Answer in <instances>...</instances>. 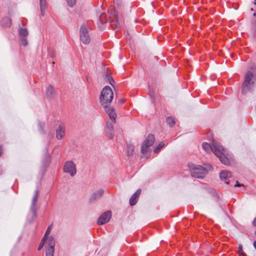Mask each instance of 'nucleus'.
Segmentation results:
<instances>
[{
  "label": "nucleus",
  "mask_w": 256,
  "mask_h": 256,
  "mask_svg": "<svg viewBox=\"0 0 256 256\" xmlns=\"http://www.w3.org/2000/svg\"><path fill=\"white\" fill-rule=\"evenodd\" d=\"M113 96L114 94L110 86H106L102 90L100 101L110 119L114 123H115L116 114L114 108L110 105Z\"/></svg>",
  "instance_id": "nucleus-1"
},
{
  "label": "nucleus",
  "mask_w": 256,
  "mask_h": 256,
  "mask_svg": "<svg viewBox=\"0 0 256 256\" xmlns=\"http://www.w3.org/2000/svg\"><path fill=\"white\" fill-rule=\"evenodd\" d=\"M202 146L208 153L212 152L224 164H230V160L226 156V151L218 142L213 140L211 144L204 142L202 144Z\"/></svg>",
  "instance_id": "nucleus-2"
},
{
  "label": "nucleus",
  "mask_w": 256,
  "mask_h": 256,
  "mask_svg": "<svg viewBox=\"0 0 256 256\" xmlns=\"http://www.w3.org/2000/svg\"><path fill=\"white\" fill-rule=\"evenodd\" d=\"M212 167L210 164L206 167L200 165H192L190 167V173L192 177L196 178H203L207 174L208 170H211Z\"/></svg>",
  "instance_id": "nucleus-3"
},
{
  "label": "nucleus",
  "mask_w": 256,
  "mask_h": 256,
  "mask_svg": "<svg viewBox=\"0 0 256 256\" xmlns=\"http://www.w3.org/2000/svg\"><path fill=\"white\" fill-rule=\"evenodd\" d=\"M255 78L253 74L250 71L246 72L244 76V80L242 84V92L246 94L248 90H250L254 84Z\"/></svg>",
  "instance_id": "nucleus-4"
},
{
  "label": "nucleus",
  "mask_w": 256,
  "mask_h": 256,
  "mask_svg": "<svg viewBox=\"0 0 256 256\" xmlns=\"http://www.w3.org/2000/svg\"><path fill=\"white\" fill-rule=\"evenodd\" d=\"M63 170L66 173L69 174L72 176H74L76 173V166L72 160H68L65 162Z\"/></svg>",
  "instance_id": "nucleus-5"
},
{
  "label": "nucleus",
  "mask_w": 256,
  "mask_h": 256,
  "mask_svg": "<svg viewBox=\"0 0 256 256\" xmlns=\"http://www.w3.org/2000/svg\"><path fill=\"white\" fill-rule=\"evenodd\" d=\"M80 40L83 44H87L90 42V38L86 26H81L80 30Z\"/></svg>",
  "instance_id": "nucleus-6"
},
{
  "label": "nucleus",
  "mask_w": 256,
  "mask_h": 256,
  "mask_svg": "<svg viewBox=\"0 0 256 256\" xmlns=\"http://www.w3.org/2000/svg\"><path fill=\"white\" fill-rule=\"evenodd\" d=\"M55 241L52 236L48 238L46 247V256H54Z\"/></svg>",
  "instance_id": "nucleus-7"
},
{
  "label": "nucleus",
  "mask_w": 256,
  "mask_h": 256,
  "mask_svg": "<svg viewBox=\"0 0 256 256\" xmlns=\"http://www.w3.org/2000/svg\"><path fill=\"white\" fill-rule=\"evenodd\" d=\"M154 136L152 134H148L142 144L141 150L142 153L143 154H145L148 150V148L154 144Z\"/></svg>",
  "instance_id": "nucleus-8"
},
{
  "label": "nucleus",
  "mask_w": 256,
  "mask_h": 256,
  "mask_svg": "<svg viewBox=\"0 0 256 256\" xmlns=\"http://www.w3.org/2000/svg\"><path fill=\"white\" fill-rule=\"evenodd\" d=\"M18 34L22 44L26 46L28 45L26 37L28 35V32L26 28H20L18 30Z\"/></svg>",
  "instance_id": "nucleus-9"
},
{
  "label": "nucleus",
  "mask_w": 256,
  "mask_h": 256,
  "mask_svg": "<svg viewBox=\"0 0 256 256\" xmlns=\"http://www.w3.org/2000/svg\"><path fill=\"white\" fill-rule=\"evenodd\" d=\"M112 216V212L110 210H108L104 212L98 218L97 223L99 225L104 224L108 222Z\"/></svg>",
  "instance_id": "nucleus-10"
},
{
  "label": "nucleus",
  "mask_w": 256,
  "mask_h": 256,
  "mask_svg": "<svg viewBox=\"0 0 256 256\" xmlns=\"http://www.w3.org/2000/svg\"><path fill=\"white\" fill-rule=\"evenodd\" d=\"M232 176V174L228 170H222L220 174V177L221 180L224 181V182L228 184L230 180H229Z\"/></svg>",
  "instance_id": "nucleus-11"
},
{
  "label": "nucleus",
  "mask_w": 256,
  "mask_h": 256,
  "mask_svg": "<svg viewBox=\"0 0 256 256\" xmlns=\"http://www.w3.org/2000/svg\"><path fill=\"white\" fill-rule=\"evenodd\" d=\"M65 135V126L64 124L58 125L56 130V138L58 140L62 139Z\"/></svg>",
  "instance_id": "nucleus-12"
},
{
  "label": "nucleus",
  "mask_w": 256,
  "mask_h": 256,
  "mask_svg": "<svg viewBox=\"0 0 256 256\" xmlns=\"http://www.w3.org/2000/svg\"><path fill=\"white\" fill-rule=\"evenodd\" d=\"M46 96L48 98L52 99L56 96V92L54 88L52 85H49L46 91Z\"/></svg>",
  "instance_id": "nucleus-13"
},
{
  "label": "nucleus",
  "mask_w": 256,
  "mask_h": 256,
  "mask_svg": "<svg viewBox=\"0 0 256 256\" xmlns=\"http://www.w3.org/2000/svg\"><path fill=\"white\" fill-rule=\"evenodd\" d=\"M140 192L141 190L138 189L131 196L130 200V206H134L136 203Z\"/></svg>",
  "instance_id": "nucleus-14"
},
{
  "label": "nucleus",
  "mask_w": 256,
  "mask_h": 256,
  "mask_svg": "<svg viewBox=\"0 0 256 256\" xmlns=\"http://www.w3.org/2000/svg\"><path fill=\"white\" fill-rule=\"evenodd\" d=\"M38 194H39L38 190H36L34 192V195L32 200V204L31 209L32 210H34L36 203L37 201Z\"/></svg>",
  "instance_id": "nucleus-15"
},
{
  "label": "nucleus",
  "mask_w": 256,
  "mask_h": 256,
  "mask_svg": "<svg viewBox=\"0 0 256 256\" xmlns=\"http://www.w3.org/2000/svg\"><path fill=\"white\" fill-rule=\"evenodd\" d=\"M104 192V190H98L95 192L92 195L91 198L92 200H96L100 198Z\"/></svg>",
  "instance_id": "nucleus-16"
},
{
  "label": "nucleus",
  "mask_w": 256,
  "mask_h": 256,
  "mask_svg": "<svg viewBox=\"0 0 256 256\" xmlns=\"http://www.w3.org/2000/svg\"><path fill=\"white\" fill-rule=\"evenodd\" d=\"M40 8L42 15L44 16V14L45 10L46 8V0H40Z\"/></svg>",
  "instance_id": "nucleus-17"
},
{
  "label": "nucleus",
  "mask_w": 256,
  "mask_h": 256,
  "mask_svg": "<svg viewBox=\"0 0 256 256\" xmlns=\"http://www.w3.org/2000/svg\"><path fill=\"white\" fill-rule=\"evenodd\" d=\"M166 122L170 127H173L176 124L174 118L172 116L168 117L166 119Z\"/></svg>",
  "instance_id": "nucleus-18"
},
{
  "label": "nucleus",
  "mask_w": 256,
  "mask_h": 256,
  "mask_svg": "<svg viewBox=\"0 0 256 256\" xmlns=\"http://www.w3.org/2000/svg\"><path fill=\"white\" fill-rule=\"evenodd\" d=\"M2 24L6 27H10L11 25V20L8 17L4 18L2 20Z\"/></svg>",
  "instance_id": "nucleus-19"
},
{
  "label": "nucleus",
  "mask_w": 256,
  "mask_h": 256,
  "mask_svg": "<svg viewBox=\"0 0 256 256\" xmlns=\"http://www.w3.org/2000/svg\"><path fill=\"white\" fill-rule=\"evenodd\" d=\"M134 150V146L132 144H128L127 146L126 153L128 156H130L132 154Z\"/></svg>",
  "instance_id": "nucleus-20"
},
{
  "label": "nucleus",
  "mask_w": 256,
  "mask_h": 256,
  "mask_svg": "<svg viewBox=\"0 0 256 256\" xmlns=\"http://www.w3.org/2000/svg\"><path fill=\"white\" fill-rule=\"evenodd\" d=\"M106 136L110 140H112L114 137L113 130H105Z\"/></svg>",
  "instance_id": "nucleus-21"
},
{
  "label": "nucleus",
  "mask_w": 256,
  "mask_h": 256,
  "mask_svg": "<svg viewBox=\"0 0 256 256\" xmlns=\"http://www.w3.org/2000/svg\"><path fill=\"white\" fill-rule=\"evenodd\" d=\"M164 146V142H161L160 143L156 148L154 150V153H158L159 150Z\"/></svg>",
  "instance_id": "nucleus-22"
},
{
  "label": "nucleus",
  "mask_w": 256,
  "mask_h": 256,
  "mask_svg": "<svg viewBox=\"0 0 256 256\" xmlns=\"http://www.w3.org/2000/svg\"><path fill=\"white\" fill-rule=\"evenodd\" d=\"M47 240H48V238L46 240L45 239V237H43V238L42 240V241H41L40 243L39 244V246H38V250H40L42 248V247L44 246V243L45 242L46 243Z\"/></svg>",
  "instance_id": "nucleus-23"
},
{
  "label": "nucleus",
  "mask_w": 256,
  "mask_h": 256,
  "mask_svg": "<svg viewBox=\"0 0 256 256\" xmlns=\"http://www.w3.org/2000/svg\"><path fill=\"white\" fill-rule=\"evenodd\" d=\"M100 21L102 24L106 22V14H102L99 18Z\"/></svg>",
  "instance_id": "nucleus-24"
},
{
  "label": "nucleus",
  "mask_w": 256,
  "mask_h": 256,
  "mask_svg": "<svg viewBox=\"0 0 256 256\" xmlns=\"http://www.w3.org/2000/svg\"><path fill=\"white\" fill-rule=\"evenodd\" d=\"M68 5L72 8L76 4V0H66Z\"/></svg>",
  "instance_id": "nucleus-25"
},
{
  "label": "nucleus",
  "mask_w": 256,
  "mask_h": 256,
  "mask_svg": "<svg viewBox=\"0 0 256 256\" xmlns=\"http://www.w3.org/2000/svg\"><path fill=\"white\" fill-rule=\"evenodd\" d=\"M106 79L111 85H112V86L113 85L114 80L110 76H109L108 74H106Z\"/></svg>",
  "instance_id": "nucleus-26"
},
{
  "label": "nucleus",
  "mask_w": 256,
  "mask_h": 256,
  "mask_svg": "<svg viewBox=\"0 0 256 256\" xmlns=\"http://www.w3.org/2000/svg\"><path fill=\"white\" fill-rule=\"evenodd\" d=\"M52 228V225H50L48 226V228L46 230V234H44V237H45L46 240L48 238H46V236L50 234Z\"/></svg>",
  "instance_id": "nucleus-27"
},
{
  "label": "nucleus",
  "mask_w": 256,
  "mask_h": 256,
  "mask_svg": "<svg viewBox=\"0 0 256 256\" xmlns=\"http://www.w3.org/2000/svg\"><path fill=\"white\" fill-rule=\"evenodd\" d=\"M113 124L111 122H107L106 130H113Z\"/></svg>",
  "instance_id": "nucleus-28"
},
{
  "label": "nucleus",
  "mask_w": 256,
  "mask_h": 256,
  "mask_svg": "<svg viewBox=\"0 0 256 256\" xmlns=\"http://www.w3.org/2000/svg\"><path fill=\"white\" fill-rule=\"evenodd\" d=\"M48 54L51 57H54L55 56V52L52 49L48 50Z\"/></svg>",
  "instance_id": "nucleus-29"
},
{
  "label": "nucleus",
  "mask_w": 256,
  "mask_h": 256,
  "mask_svg": "<svg viewBox=\"0 0 256 256\" xmlns=\"http://www.w3.org/2000/svg\"><path fill=\"white\" fill-rule=\"evenodd\" d=\"M38 127H39V130L42 133V134H44V128H43V126L42 124H41V123H39L38 124Z\"/></svg>",
  "instance_id": "nucleus-30"
},
{
  "label": "nucleus",
  "mask_w": 256,
  "mask_h": 256,
  "mask_svg": "<svg viewBox=\"0 0 256 256\" xmlns=\"http://www.w3.org/2000/svg\"><path fill=\"white\" fill-rule=\"evenodd\" d=\"M242 186V184H239L238 182H236V183L234 185V186Z\"/></svg>",
  "instance_id": "nucleus-31"
},
{
  "label": "nucleus",
  "mask_w": 256,
  "mask_h": 256,
  "mask_svg": "<svg viewBox=\"0 0 256 256\" xmlns=\"http://www.w3.org/2000/svg\"><path fill=\"white\" fill-rule=\"evenodd\" d=\"M239 254L240 256H246L245 254L243 252H240Z\"/></svg>",
  "instance_id": "nucleus-32"
},
{
  "label": "nucleus",
  "mask_w": 256,
  "mask_h": 256,
  "mask_svg": "<svg viewBox=\"0 0 256 256\" xmlns=\"http://www.w3.org/2000/svg\"><path fill=\"white\" fill-rule=\"evenodd\" d=\"M2 150H2V148L1 146H0V156L2 154Z\"/></svg>",
  "instance_id": "nucleus-33"
},
{
  "label": "nucleus",
  "mask_w": 256,
  "mask_h": 256,
  "mask_svg": "<svg viewBox=\"0 0 256 256\" xmlns=\"http://www.w3.org/2000/svg\"><path fill=\"white\" fill-rule=\"evenodd\" d=\"M242 252V246H239V250H238V253H240V252Z\"/></svg>",
  "instance_id": "nucleus-34"
},
{
  "label": "nucleus",
  "mask_w": 256,
  "mask_h": 256,
  "mask_svg": "<svg viewBox=\"0 0 256 256\" xmlns=\"http://www.w3.org/2000/svg\"><path fill=\"white\" fill-rule=\"evenodd\" d=\"M125 102V100L124 99H123V98H122L120 100V103H124V102Z\"/></svg>",
  "instance_id": "nucleus-35"
},
{
  "label": "nucleus",
  "mask_w": 256,
  "mask_h": 256,
  "mask_svg": "<svg viewBox=\"0 0 256 256\" xmlns=\"http://www.w3.org/2000/svg\"><path fill=\"white\" fill-rule=\"evenodd\" d=\"M253 224L254 226H256V218H254L253 222Z\"/></svg>",
  "instance_id": "nucleus-36"
},
{
  "label": "nucleus",
  "mask_w": 256,
  "mask_h": 256,
  "mask_svg": "<svg viewBox=\"0 0 256 256\" xmlns=\"http://www.w3.org/2000/svg\"><path fill=\"white\" fill-rule=\"evenodd\" d=\"M254 248L256 249V240L254 242Z\"/></svg>",
  "instance_id": "nucleus-37"
},
{
  "label": "nucleus",
  "mask_w": 256,
  "mask_h": 256,
  "mask_svg": "<svg viewBox=\"0 0 256 256\" xmlns=\"http://www.w3.org/2000/svg\"><path fill=\"white\" fill-rule=\"evenodd\" d=\"M254 4L255 5H256V0H254Z\"/></svg>",
  "instance_id": "nucleus-38"
},
{
  "label": "nucleus",
  "mask_w": 256,
  "mask_h": 256,
  "mask_svg": "<svg viewBox=\"0 0 256 256\" xmlns=\"http://www.w3.org/2000/svg\"><path fill=\"white\" fill-rule=\"evenodd\" d=\"M117 22H118V24H120V22H118V20H117Z\"/></svg>",
  "instance_id": "nucleus-39"
}]
</instances>
